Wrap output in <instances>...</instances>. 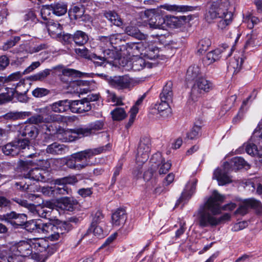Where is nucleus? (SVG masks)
Listing matches in <instances>:
<instances>
[{
    "mask_svg": "<svg viewBox=\"0 0 262 262\" xmlns=\"http://www.w3.org/2000/svg\"><path fill=\"white\" fill-rule=\"evenodd\" d=\"M224 199L223 195L214 191L212 194L200 206L198 210V215L200 227H214L230 220V215L228 213L224 214L220 217L215 216L221 213L222 210H232L236 207L235 204L230 203L221 207V205Z\"/></svg>",
    "mask_w": 262,
    "mask_h": 262,
    "instance_id": "f257e3e1",
    "label": "nucleus"
},
{
    "mask_svg": "<svg viewBox=\"0 0 262 262\" xmlns=\"http://www.w3.org/2000/svg\"><path fill=\"white\" fill-rule=\"evenodd\" d=\"M111 147V145L108 143L105 146L89 148L74 153L71 155V158L67 160L66 165L71 169L80 170L94 165V162L91 160L93 157L110 150Z\"/></svg>",
    "mask_w": 262,
    "mask_h": 262,
    "instance_id": "f03ea898",
    "label": "nucleus"
},
{
    "mask_svg": "<svg viewBox=\"0 0 262 262\" xmlns=\"http://www.w3.org/2000/svg\"><path fill=\"white\" fill-rule=\"evenodd\" d=\"M220 18L217 23L219 30H226L232 21L233 14L228 11L225 4L220 2H213L205 14V19L208 23H212L215 19Z\"/></svg>",
    "mask_w": 262,
    "mask_h": 262,
    "instance_id": "7ed1b4c3",
    "label": "nucleus"
},
{
    "mask_svg": "<svg viewBox=\"0 0 262 262\" xmlns=\"http://www.w3.org/2000/svg\"><path fill=\"white\" fill-rule=\"evenodd\" d=\"M45 163L42 168L47 169L50 166L49 161L47 160H20L18 162L20 171L23 177L36 181H43L45 178L43 172L37 166H42L41 164Z\"/></svg>",
    "mask_w": 262,
    "mask_h": 262,
    "instance_id": "20e7f679",
    "label": "nucleus"
},
{
    "mask_svg": "<svg viewBox=\"0 0 262 262\" xmlns=\"http://www.w3.org/2000/svg\"><path fill=\"white\" fill-rule=\"evenodd\" d=\"M82 127H78L73 129H64L63 128L54 129L52 125L47 126V130L50 134H57V137L63 142H72L81 137H84V134L80 130Z\"/></svg>",
    "mask_w": 262,
    "mask_h": 262,
    "instance_id": "39448f33",
    "label": "nucleus"
},
{
    "mask_svg": "<svg viewBox=\"0 0 262 262\" xmlns=\"http://www.w3.org/2000/svg\"><path fill=\"white\" fill-rule=\"evenodd\" d=\"M31 239L27 241H23L13 246L10 250L15 252L23 257H30L32 259L39 260V256L34 251Z\"/></svg>",
    "mask_w": 262,
    "mask_h": 262,
    "instance_id": "423d86ee",
    "label": "nucleus"
},
{
    "mask_svg": "<svg viewBox=\"0 0 262 262\" xmlns=\"http://www.w3.org/2000/svg\"><path fill=\"white\" fill-rule=\"evenodd\" d=\"M151 141L149 137H144L140 139L137 149L136 162L139 165L145 163L149 158Z\"/></svg>",
    "mask_w": 262,
    "mask_h": 262,
    "instance_id": "0eeeda50",
    "label": "nucleus"
},
{
    "mask_svg": "<svg viewBox=\"0 0 262 262\" xmlns=\"http://www.w3.org/2000/svg\"><path fill=\"white\" fill-rule=\"evenodd\" d=\"M146 17L149 18L148 25L152 29L164 30L166 28L165 18L154 10L148 9L144 12Z\"/></svg>",
    "mask_w": 262,
    "mask_h": 262,
    "instance_id": "6e6552de",
    "label": "nucleus"
},
{
    "mask_svg": "<svg viewBox=\"0 0 262 262\" xmlns=\"http://www.w3.org/2000/svg\"><path fill=\"white\" fill-rule=\"evenodd\" d=\"M213 88V84L211 81L203 76H201L196 79L192 89V97H198L203 92H208Z\"/></svg>",
    "mask_w": 262,
    "mask_h": 262,
    "instance_id": "1a4fd4ad",
    "label": "nucleus"
},
{
    "mask_svg": "<svg viewBox=\"0 0 262 262\" xmlns=\"http://www.w3.org/2000/svg\"><path fill=\"white\" fill-rule=\"evenodd\" d=\"M108 82L111 86L120 90L129 89L134 85L133 79L127 75L110 77Z\"/></svg>",
    "mask_w": 262,
    "mask_h": 262,
    "instance_id": "9d476101",
    "label": "nucleus"
},
{
    "mask_svg": "<svg viewBox=\"0 0 262 262\" xmlns=\"http://www.w3.org/2000/svg\"><path fill=\"white\" fill-rule=\"evenodd\" d=\"M19 135L25 137L28 140L35 139L38 134V130L36 126L32 124L24 123L14 126Z\"/></svg>",
    "mask_w": 262,
    "mask_h": 262,
    "instance_id": "9b49d317",
    "label": "nucleus"
},
{
    "mask_svg": "<svg viewBox=\"0 0 262 262\" xmlns=\"http://www.w3.org/2000/svg\"><path fill=\"white\" fill-rule=\"evenodd\" d=\"M71 228V225L68 222H63L56 226L54 225L52 229V232L50 233L48 238L52 241L62 239Z\"/></svg>",
    "mask_w": 262,
    "mask_h": 262,
    "instance_id": "f8f14e48",
    "label": "nucleus"
},
{
    "mask_svg": "<svg viewBox=\"0 0 262 262\" xmlns=\"http://www.w3.org/2000/svg\"><path fill=\"white\" fill-rule=\"evenodd\" d=\"M150 162L159 168V172L160 174L167 173L171 166L169 161L166 162L161 153L157 152L152 155Z\"/></svg>",
    "mask_w": 262,
    "mask_h": 262,
    "instance_id": "ddd939ff",
    "label": "nucleus"
},
{
    "mask_svg": "<svg viewBox=\"0 0 262 262\" xmlns=\"http://www.w3.org/2000/svg\"><path fill=\"white\" fill-rule=\"evenodd\" d=\"M259 206V202L256 200L253 199L245 200L240 204L238 208L235 211V214L244 215L248 213L249 209L256 208Z\"/></svg>",
    "mask_w": 262,
    "mask_h": 262,
    "instance_id": "4468645a",
    "label": "nucleus"
},
{
    "mask_svg": "<svg viewBox=\"0 0 262 262\" xmlns=\"http://www.w3.org/2000/svg\"><path fill=\"white\" fill-rule=\"evenodd\" d=\"M228 168V166L225 168L224 166L223 169L217 168L214 171L212 179L216 180L219 185H224L232 182L231 178L226 171Z\"/></svg>",
    "mask_w": 262,
    "mask_h": 262,
    "instance_id": "2eb2a0df",
    "label": "nucleus"
},
{
    "mask_svg": "<svg viewBox=\"0 0 262 262\" xmlns=\"http://www.w3.org/2000/svg\"><path fill=\"white\" fill-rule=\"evenodd\" d=\"M91 109L90 103L84 98L80 100L71 101V111L74 113H82Z\"/></svg>",
    "mask_w": 262,
    "mask_h": 262,
    "instance_id": "dca6fc26",
    "label": "nucleus"
},
{
    "mask_svg": "<svg viewBox=\"0 0 262 262\" xmlns=\"http://www.w3.org/2000/svg\"><path fill=\"white\" fill-rule=\"evenodd\" d=\"M127 219L126 213L124 209H119L112 215V222L114 226L118 227L124 224Z\"/></svg>",
    "mask_w": 262,
    "mask_h": 262,
    "instance_id": "f3484780",
    "label": "nucleus"
},
{
    "mask_svg": "<svg viewBox=\"0 0 262 262\" xmlns=\"http://www.w3.org/2000/svg\"><path fill=\"white\" fill-rule=\"evenodd\" d=\"M230 166L231 170H238L243 168L249 167V165L242 157H237L232 158L229 162L225 163V168Z\"/></svg>",
    "mask_w": 262,
    "mask_h": 262,
    "instance_id": "a211bd4d",
    "label": "nucleus"
},
{
    "mask_svg": "<svg viewBox=\"0 0 262 262\" xmlns=\"http://www.w3.org/2000/svg\"><path fill=\"white\" fill-rule=\"evenodd\" d=\"M172 82L168 81L164 85L162 92L160 93V98L161 101L168 102H171L173 98Z\"/></svg>",
    "mask_w": 262,
    "mask_h": 262,
    "instance_id": "6ab92c4d",
    "label": "nucleus"
},
{
    "mask_svg": "<svg viewBox=\"0 0 262 262\" xmlns=\"http://www.w3.org/2000/svg\"><path fill=\"white\" fill-rule=\"evenodd\" d=\"M156 64V63L150 62L142 57H138L133 60L132 68L134 71H140L146 67L151 68Z\"/></svg>",
    "mask_w": 262,
    "mask_h": 262,
    "instance_id": "aec40b11",
    "label": "nucleus"
},
{
    "mask_svg": "<svg viewBox=\"0 0 262 262\" xmlns=\"http://www.w3.org/2000/svg\"><path fill=\"white\" fill-rule=\"evenodd\" d=\"M51 108L55 113H63L71 110V101L67 99L58 101L52 104Z\"/></svg>",
    "mask_w": 262,
    "mask_h": 262,
    "instance_id": "412c9836",
    "label": "nucleus"
},
{
    "mask_svg": "<svg viewBox=\"0 0 262 262\" xmlns=\"http://www.w3.org/2000/svg\"><path fill=\"white\" fill-rule=\"evenodd\" d=\"M257 94V91L254 90L251 93V94L247 98V99L243 102V103L239 108L238 114H237L236 116L233 119V121L234 123H236L238 120L243 118L244 114L247 110V107L246 106V105L248 101L251 98L254 99L256 97Z\"/></svg>",
    "mask_w": 262,
    "mask_h": 262,
    "instance_id": "4be33fe9",
    "label": "nucleus"
},
{
    "mask_svg": "<svg viewBox=\"0 0 262 262\" xmlns=\"http://www.w3.org/2000/svg\"><path fill=\"white\" fill-rule=\"evenodd\" d=\"M31 241L33 250L37 254H39L38 252L42 254L46 250V247L48 246V242L44 238H33L31 239Z\"/></svg>",
    "mask_w": 262,
    "mask_h": 262,
    "instance_id": "5701e85b",
    "label": "nucleus"
},
{
    "mask_svg": "<svg viewBox=\"0 0 262 262\" xmlns=\"http://www.w3.org/2000/svg\"><path fill=\"white\" fill-rule=\"evenodd\" d=\"M103 127V123L100 121H97L89 125L86 127H82L80 130L81 133L84 134V136H88L94 133L96 130L101 129Z\"/></svg>",
    "mask_w": 262,
    "mask_h": 262,
    "instance_id": "b1692460",
    "label": "nucleus"
},
{
    "mask_svg": "<svg viewBox=\"0 0 262 262\" xmlns=\"http://www.w3.org/2000/svg\"><path fill=\"white\" fill-rule=\"evenodd\" d=\"M47 27L49 34L53 37L61 35L62 27L58 22L49 20L47 22Z\"/></svg>",
    "mask_w": 262,
    "mask_h": 262,
    "instance_id": "393cba45",
    "label": "nucleus"
},
{
    "mask_svg": "<svg viewBox=\"0 0 262 262\" xmlns=\"http://www.w3.org/2000/svg\"><path fill=\"white\" fill-rule=\"evenodd\" d=\"M169 103L161 101V102L156 105L155 107L158 111V114L164 119L169 117L171 115V109L169 107Z\"/></svg>",
    "mask_w": 262,
    "mask_h": 262,
    "instance_id": "a878e982",
    "label": "nucleus"
},
{
    "mask_svg": "<svg viewBox=\"0 0 262 262\" xmlns=\"http://www.w3.org/2000/svg\"><path fill=\"white\" fill-rule=\"evenodd\" d=\"M185 20V16H170L165 20V25L171 28H179L183 25Z\"/></svg>",
    "mask_w": 262,
    "mask_h": 262,
    "instance_id": "bb28decb",
    "label": "nucleus"
},
{
    "mask_svg": "<svg viewBox=\"0 0 262 262\" xmlns=\"http://www.w3.org/2000/svg\"><path fill=\"white\" fill-rule=\"evenodd\" d=\"M77 204V202L69 198H63L58 203V207L61 210L72 211L74 209V205Z\"/></svg>",
    "mask_w": 262,
    "mask_h": 262,
    "instance_id": "cd10ccee",
    "label": "nucleus"
},
{
    "mask_svg": "<svg viewBox=\"0 0 262 262\" xmlns=\"http://www.w3.org/2000/svg\"><path fill=\"white\" fill-rule=\"evenodd\" d=\"M104 15L111 23L118 27L123 25V21L120 16L114 11H107L104 13Z\"/></svg>",
    "mask_w": 262,
    "mask_h": 262,
    "instance_id": "c85d7f7f",
    "label": "nucleus"
},
{
    "mask_svg": "<svg viewBox=\"0 0 262 262\" xmlns=\"http://www.w3.org/2000/svg\"><path fill=\"white\" fill-rule=\"evenodd\" d=\"M53 13L57 16L64 15L67 12V5L63 3H57L50 5Z\"/></svg>",
    "mask_w": 262,
    "mask_h": 262,
    "instance_id": "c756f323",
    "label": "nucleus"
},
{
    "mask_svg": "<svg viewBox=\"0 0 262 262\" xmlns=\"http://www.w3.org/2000/svg\"><path fill=\"white\" fill-rule=\"evenodd\" d=\"M244 60L242 57L235 56L229 63V70H233L234 74L238 73L241 69Z\"/></svg>",
    "mask_w": 262,
    "mask_h": 262,
    "instance_id": "7c9ffc66",
    "label": "nucleus"
},
{
    "mask_svg": "<svg viewBox=\"0 0 262 262\" xmlns=\"http://www.w3.org/2000/svg\"><path fill=\"white\" fill-rule=\"evenodd\" d=\"M25 83L24 80H20L18 82L14 83L11 86V84H8L5 88L6 91L7 98L9 100H11L15 93L17 92L16 89L19 86L23 85Z\"/></svg>",
    "mask_w": 262,
    "mask_h": 262,
    "instance_id": "2f4dec72",
    "label": "nucleus"
},
{
    "mask_svg": "<svg viewBox=\"0 0 262 262\" xmlns=\"http://www.w3.org/2000/svg\"><path fill=\"white\" fill-rule=\"evenodd\" d=\"M260 36H259L255 32L248 34L247 36V40L245 45V48H247L250 46H257L260 43Z\"/></svg>",
    "mask_w": 262,
    "mask_h": 262,
    "instance_id": "473e14b6",
    "label": "nucleus"
},
{
    "mask_svg": "<svg viewBox=\"0 0 262 262\" xmlns=\"http://www.w3.org/2000/svg\"><path fill=\"white\" fill-rule=\"evenodd\" d=\"M73 39L76 44L82 46L87 42L89 37L85 32L77 31L73 35Z\"/></svg>",
    "mask_w": 262,
    "mask_h": 262,
    "instance_id": "72a5a7b5",
    "label": "nucleus"
},
{
    "mask_svg": "<svg viewBox=\"0 0 262 262\" xmlns=\"http://www.w3.org/2000/svg\"><path fill=\"white\" fill-rule=\"evenodd\" d=\"M201 70L198 66H192L189 67L186 73V78L188 80H192L200 77Z\"/></svg>",
    "mask_w": 262,
    "mask_h": 262,
    "instance_id": "f704fd0d",
    "label": "nucleus"
},
{
    "mask_svg": "<svg viewBox=\"0 0 262 262\" xmlns=\"http://www.w3.org/2000/svg\"><path fill=\"white\" fill-rule=\"evenodd\" d=\"M125 33L131 36L139 39L145 38V35L141 33L138 28L135 26H128L125 29Z\"/></svg>",
    "mask_w": 262,
    "mask_h": 262,
    "instance_id": "c9c22d12",
    "label": "nucleus"
},
{
    "mask_svg": "<svg viewBox=\"0 0 262 262\" xmlns=\"http://www.w3.org/2000/svg\"><path fill=\"white\" fill-rule=\"evenodd\" d=\"M65 146L63 145L54 142L48 146L46 150L48 153L53 155L61 154L65 149Z\"/></svg>",
    "mask_w": 262,
    "mask_h": 262,
    "instance_id": "e433bc0d",
    "label": "nucleus"
},
{
    "mask_svg": "<svg viewBox=\"0 0 262 262\" xmlns=\"http://www.w3.org/2000/svg\"><path fill=\"white\" fill-rule=\"evenodd\" d=\"M220 57V50L218 49L215 50L207 54L204 62L206 64H210L219 60Z\"/></svg>",
    "mask_w": 262,
    "mask_h": 262,
    "instance_id": "4c0bfd02",
    "label": "nucleus"
},
{
    "mask_svg": "<svg viewBox=\"0 0 262 262\" xmlns=\"http://www.w3.org/2000/svg\"><path fill=\"white\" fill-rule=\"evenodd\" d=\"M14 141L9 143L3 147V151L6 155L14 156L18 154V149Z\"/></svg>",
    "mask_w": 262,
    "mask_h": 262,
    "instance_id": "58836bf2",
    "label": "nucleus"
},
{
    "mask_svg": "<svg viewBox=\"0 0 262 262\" xmlns=\"http://www.w3.org/2000/svg\"><path fill=\"white\" fill-rule=\"evenodd\" d=\"M112 118L115 121H120L126 118L127 116L126 113L124 108L116 107L111 113Z\"/></svg>",
    "mask_w": 262,
    "mask_h": 262,
    "instance_id": "ea45409f",
    "label": "nucleus"
},
{
    "mask_svg": "<svg viewBox=\"0 0 262 262\" xmlns=\"http://www.w3.org/2000/svg\"><path fill=\"white\" fill-rule=\"evenodd\" d=\"M76 53L84 58L92 60L97 58V55L95 53H91L87 49L84 47L82 48L75 49Z\"/></svg>",
    "mask_w": 262,
    "mask_h": 262,
    "instance_id": "a19ab883",
    "label": "nucleus"
},
{
    "mask_svg": "<svg viewBox=\"0 0 262 262\" xmlns=\"http://www.w3.org/2000/svg\"><path fill=\"white\" fill-rule=\"evenodd\" d=\"M246 151L250 155L258 157L262 161V150H258L255 144L251 143H248L246 146Z\"/></svg>",
    "mask_w": 262,
    "mask_h": 262,
    "instance_id": "79ce46f5",
    "label": "nucleus"
},
{
    "mask_svg": "<svg viewBox=\"0 0 262 262\" xmlns=\"http://www.w3.org/2000/svg\"><path fill=\"white\" fill-rule=\"evenodd\" d=\"M50 73L51 70L46 69L35 74L30 76L29 79L32 81H43L50 74Z\"/></svg>",
    "mask_w": 262,
    "mask_h": 262,
    "instance_id": "37998d69",
    "label": "nucleus"
},
{
    "mask_svg": "<svg viewBox=\"0 0 262 262\" xmlns=\"http://www.w3.org/2000/svg\"><path fill=\"white\" fill-rule=\"evenodd\" d=\"M51 210V205L49 207L46 205H38L37 216L42 218H48L50 216Z\"/></svg>",
    "mask_w": 262,
    "mask_h": 262,
    "instance_id": "c03bdc74",
    "label": "nucleus"
},
{
    "mask_svg": "<svg viewBox=\"0 0 262 262\" xmlns=\"http://www.w3.org/2000/svg\"><path fill=\"white\" fill-rule=\"evenodd\" d=\"M84 8L82 5L73 6L70 9L69 12L71 15H73L75 19L82 16L84 13Z\"/></svg>",
    "mask_w": 262,
    "mask_h": 262,
    "instance_id": "a18cd8bd",
    "label": "nucleus"
},
{
    "mask_svg": "<svg viewBox=\"0 0 262 262\" xmlns=\"http://www.w3.org/2000/svg\"><path fill=\"white\" fill-rule=\"evenodd\" d=\"M211 45V41L209 38H205L200 40L198 45V52L201 54L205 53Z\"/></svg>",
    "mask_w": 262,
    "mask_h": 262,
    "instance_id": "49530a36",
    "label": "nucleus"
},
{
    "mask_svg": "<svg viewBox=\"0 0 262 262\" xmlns=\"http://www.w3.org/2000/svg\"><path fill=\"white\" fill-rule=\"evenodd\" d=\"M141 45L138 43H128L126 45V50L129 54L135 56L140 52Z\"/></svg>",
    "mask_w": 262,
    "mask_h": 262,
    "instance_id": "de8ad7c7",
    "label": "nucleus"
},
{
    "mask_svg": "<svg viewBox=\"0 0 262 262\" xmlns=\"http://www.w3.org/2000/svg\"><path fill=\"white\" fill-rule=\"evenodd\" d=\"M57 245L51 244L49 245L48 243V246L46 247V250L45 252H43L42 254H38L39 256V260H37V261H40L41 259V257H45L47 258L49 256L54 254L57 250Z\"/></svg>",
    "mask_w": 262,
    "mask_h": 262,
    "instance_id": "09e8293b",
    "label": "nucleus"
},
{
    "mask_svg": "<svg viewBox=\"0 0 262 262\" xmlns=\"http://www.w3.org/2000/svg\"><path fill=\"white\" fill-rule=\"evenodd\" d=\"M40 223H38L37 221L34 220L29 222L27 221L25 224L26 228L28 231L31 232H34L38 233Z\"/></svg>",
    "mask_w": 262,
    "mask_h": 262,
    "instance_id": "8fccbe9b",
    "label": "nucleus"
},
{
    "mask_svg": "<svg viewBox=\"0 0 262 262\" xmlns=\"http://www.w3.org/2000/svg\"><path fill=\"white\" fill-rule=\"evenodd\" d=\"M54 226V225L51 223H40V228L39 229L38 233H42L46 235L48 237L50 233L52 232V229Z\"/></svg>",
    "mask_w": 262,
    "mask_h": 262,
    "instance_id": "3c124183",
    "label": "nucleus"
},
{
    "mask_svg": "<svg viewBox=\"0 0 262 262\" xmlns=\"http://www.w3.org/2000/svg\"><path fill=\"white\" fill-rule=\"evenodd\" d=\"M27 220V215L24 213H17L13 222V226L16 227L25 225Z\"/></svg>",
    "mask_w": 262,
    "mask_h": 262,
    "instance_id": "603ef678",
    "label": "nucleus"
},
{
    "mask_svg": "<svg viewBox=\"0 0 262 262\" xmlns=\"http://www.w3.org/2000/svg\"><path fill=\"white\" fill-rule=\"evenodd\" d=\"M77 182V179L74 176L64 177L55 180V184L58 185L74 184Z\"/></svg>",
    "mask_w": 262,
    "mask_h": 262,
    "instance_id": "864d4df0",
    "label": "nucleus"
},
{
    "mask_svg": "<svg viewBox=\"0 0 262 262\" xmlns=\"http://www.w3.org/2000/svg\"><path fill=\"white\" fill-rule=\"evenodd\" d=\"M92 215V222L91 224L92 228L96 225H97L98 223H100V222L104 217V216L101 211L99 210L96 211L95 213H93Z\"/></svg>",
    "mask_w": 262,
    "mask_h": 262,
    "instance_id": "5fc2aeb1",
    "label": "nucleus"
},
{
    "mask_svg": "<svg viewBox=\"0 0 262 262\" xmlns=\"http://www.w3.org/2000/svg\"><path fill=\"white\" fill-rule=\"evenodd\" d=\"M201 127L198 125H194L187 134V137L191 140L195 139L199 137Z\"/></svg>",
    "mask_w": 262,
    "mask_h": 262,
    "instance_id": "6e6d98bb",
    "label": "nucleus"
},
{
    "mask_svg": "<svg viewBox=\"0 0 262 262\" xmlns=\"http://www.w3.org/2000/svg\"><path fill=\"white\" fill-rule=\"evenodd\" d=\"M159 50L156 47L149 48L145 53V56L149 59H153L158 57Z\"/></svg>",
    "mask_w": 262,
    "mask_h": 262,
    "instance_id": "4d7b16f0",
    "label": "nucleus"
},
{
    "mask_svg": "<svg viewBox=\"0 0 262 262\" xmlns=\"http://www.w3.org/2000/svg\"><path fill=\"white\" fill-rule=\"evenodd\" d=\"M99 42L98 43L99 47L101 50L112 47L110 43V39L108 36H101L99 37Z\"/></svg>",
    "mask_w": 262,
    "mask_h": 262,
    "instance_id": "13d9d810",
    "label": "nucleus"
},
{
    "mask_svg": "<svg viewBox=\"0 0 262 262\" xmlns=\"http://www.w3.org/2000/svg\"><path fill=\"white\" fill-rule=\"evenodd\" d=\"M102 53L103 54V56H97V58H95V59H101L107 60L109 58H113L114 56V52L112 50L109 48L102 49Z\"/></svg>",
    "mask_w": 262,
    "mask_h": 262,
    "instance_id": "bf43d9fd",
    "label": "nucleus"
},
{
    "mask_svg": "<svg viewBox=\"0 0 262 262\" xmlns=\"http://www.w3.org/2000/svg\"><path fill=\"white\" fill-rule=\"evenodd\" d=\"M16 147L18 149V153L20 149H25L26 147L28 146L30 143L29 140L27 139H18L17 140L14 141Z\"/></svg>",
    "mask_w": 262,
    "mask_h": 262,
    "instance_id": "052dcab7",
    "label": "nucleus"
},
{
    "mask_svg": "<svg viewBox=\"0 0 262 262\" xmlns=\"http://www.w3.org/2000/svg\"><path fill=\"white\" fill-rule=\"evenodd\" d=\"M26 114V112H11L6 114V117L7 119L16 120L23 118Z\"/></svg>",
    "mask_w": 262,
    "mask_h": 262,
    "instance_id": "680f3d73",
    "label": "nucleus"
},
{
    "mask_svg": "<svg viewBox=\"0 0 262 262\" xmlns=\"http://www.w3.org/2000/svg\"><path fill=\"white\" fill-rule=\"evenodd\" d=\"M245 20L249 29L253 28L254 25H257L259 22V19L258 17L251 15L248 16L246 18Z\"/></svg>",
    "mask_w": 262,
    "mask_h": 262,
    "instance_id": "e2e57ef3",
    "label": "nucleus"
},
{
    "mask_svg": "<svg viewBox=\"0 0 262 262\" xmlns=\"http://www.w3.org/2000/svg\"><path fill=\"white\" fill-rule=\"evenodd\" d=\"M19 40V37H14L13 38L10 39L4 43L3 46V50L4 51L8 50L14 46Z\"/></svg>",
    "mask_w": 262,
    "mask_h": 262,
    "instance_id": "0e129e2a",
    "label": "nucleus"
},
{
    "mask_svg": "<svg viewBox=\"0 0 262 262\" xmlns=\"http://www.w3.org/2000/svg\"><path fill=\"white\" fill-rule=\"evenodd\" d=\"M49 93V91L45 88H37L32 91V95L35 97H42Z\"/></svg>",
    "mask_w": 262,
    "mask_h": 262,
    "instance_id": "69168bd1",
    "label": "nucleus"
},
{
    "mask_svg": "<svg viewBox=\"0 0 262 262\" xmlns=\"http://www.w3.org/2000/svg\"><path fill=\"white\" fill-rule=\"evenodd\" d=\"M61 187L57 186H54L53 192H54V196L58 194H66L69 193V190L67 187L64 185H60Z\"/></svg>",
    "mask_w": 262,
    "mask_h": 262,
    "instance_id": "338daca9",
    "label": "nucleus"
},
{
    "mask_svg": "<svg viewBox=\"0 0 262 262\" xmlns=\"http://www.w3.org/2000/svg\"><path fill=\"white\" fill-rule=\"evenodd\" d=\"M15 253L11 251L10 254L8 256V262H23L24 257L19 254H15Z\"/></svg>",
    "mask_w": 262,
    "mask_h": 262,
    "instance_id": "774afa93",
    "label": "nucleus"
}]
</instances>
